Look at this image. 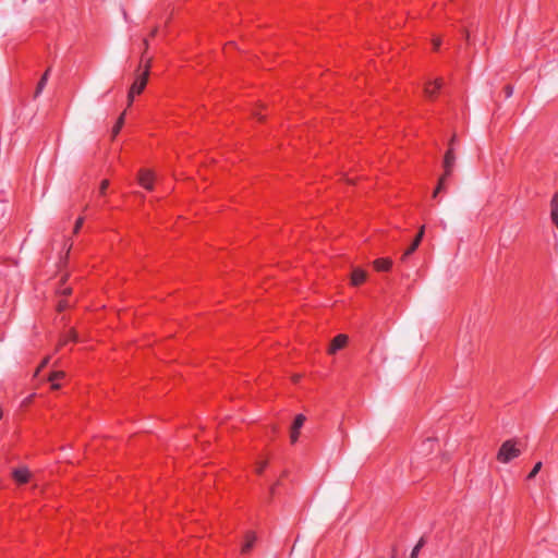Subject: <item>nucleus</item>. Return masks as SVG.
<instances>
[{
	"instance_id": "obj_1",
	"label": "nucleus",
	"mask_w": 558,
	"mask_h": 558,
	"mask_svg": "<svg viewBox=\"0 0 558 558\" xmlns=\"http://www.w3.org/2000/svg\"><path fill=\"white\" fill-rule=\"evenodd\" d=\"M454 141H456V135L452 136V138L450 141L449 148H448V150L445 154V157H444V174L440 177V179L438 181V185H437V187H436V190L434 192V197L440 191H442L445 189V184H446L447 180L450 178V175L453 172L454 165H456V155L453 153L452 144H453Z\"/></svg>"
},
{
	"instance_id": "obj_2",
	"label": "nucleus",
	"mask_w": 558,
	"mask_h": 558,
	"mask_svg": "<svg viewBox=\"0 0 558 558\" xmlns=\"http://www.w3.org/2000/svg\"><path fill=\"white\" fill-rule=\"evenodd\" d=\"M521 454L514 439L506 440L497 452V460L501 463H509Z\"/></svg>"
},
{
	"instance_id": "obj_3",
	"label": "nucleus",
	"mask_w": 558,
	"mask_h": 558,
	"mask_svg": "<svg viewBox=\"0 0 558 558\" xmlns=\"http://www.w3.org/2000/svg\"><path fill=\"white\" fill-rule=\"evenodd\" d=\"M148 73H149V71H148V66H147L145 69V71L142 74L137 75V77L135 78L134 83L132 84V86L130 88L129 96H128L129 106L132 105L134 96L140 95L143 92V89L145 88L147 78H148Z\"/></svg>"
},
{
	"instance_id": "obj_4",
	"label": "nucleus",
	"mask_w": 558,
	"mask_h": 558,
	"mask_svg": "<svg viewBox=\"0 0 558 558\" xmlns=\"http://www.w3.org/2000/svg\"><path fill=\"white\" fill-rule=\"evenodd\" d=\"M348 339H349L348 336L343 335V333H340V335L336 336L332 339L331 343H330L328 353L329 354H335L337 351H339L342 348H344L345 344L348 343Z\"/></svg>"
},
{
	"instance_id": "obj_5",
	"label": "nucleus",
	"mask_w": 558,
	"mask_h": 558,
	"mask_svg": "<svg viewBox=\"0 0 558 558\" xmlns=\"http://www.w3.org/2000/svg\"><path fill=\"white\" fill-rule=\"evenodd\" d=\"M424 235V226L421 227L418 233L416 234L415 239L413 240L412 244L407 248V251L403 253L401 259L405 260L410 255H412L415 250L418 247L422 238Z\"/></svg>"
},
{
	"instance_id": "obj_6",
	"label": "nucleus",
	"mask_w": 558,
	"mask_h": 558,
	"mask_svg": "<svg viewBox=\"0 0 558 558\" xmlns=\"http://www.w3.org/2000/svg\"><path fill=\"white\" fill-rule=\"evenodd\" d=\"M138 180H140V184H141L144 189H146V190H148V191H150V190L153 189L154 175H153V173H151L150 171H148V170H142V171L140 172V178H138Z\"/></svg>"
},
{
	"instance_id": "obj_7",
	"label": "nucleus",
	"mask_w": 558,
	"mask_h": 558,
	"mask_svg": "<svg viewBox=\"0 0 558 558\" xmlns=\"http://www.w3.org/2000/svg\"><path fill=\"white\" fill-rule=\"evenodd\" d=\"M550 219L558 229V192L553 195L550 201Z\"/></svg>"
},
{
	"instance_id": "obj_8",
	"label": "nucleus",
	"mask_w": 558,
	"mask_h": 558,
	"mask_svg": "<svg viewBox=\"0 0 558 558\" xmlns=\"http://www.w3.org/2000/svg\"><path fill=\"white\" fill-rule=\"evenodd\" d=\"M13 477L19 484H25L29 480V471L26 468L15 469Z\"/></svg>"
},
{
	"instance_id": "obj_9",
	"label": "nucleus",
	"mask_w": 558,
	"mask_h": 558,
	"mask_svg": "<svg viewBox=\"0 0 558 558\" xmlns=\"http://www.w3.org/2000/svg\"><path fill=\"white\" fill-rule=\"evenodd\" d=\"M366 279V272L361 268H355L351 274V283L353 286L362 284Z\"/></svg>"
},
{
	"instance_id": "obj_10",
	"label": "nucleus",
	"mask_w": 558,
	"mask_h": 558,
	"mask_svg": "<svg viewBox=\"0 0 558 558\" xmlns=\"http://www.w3.org/2000/svg\"><path fill=\"white\" fill-rule=\"evenodd\" d=\"M440 87H441V81L440 80H436L435 82H429L425 86V94H426V96L428 98L435 97V95L440 89Z\"/></svg>"
},
{
	"instance_id": "obj_11",
	"label": "nucleus",
	"mask_w": 558,
	"mask_h": 558,
	"mask_svg": "<svg viewBox=\"0 0 558 558\" xmlns=\"http://www.w3.org/2000/svg\"><path fill=\"white\" fill-rule=\"evenodd\" d=\"M392 262L389 258H378L374 262V267L378 271H387L390 269Z\"/></svg>"
},
{
	"instance_id": "obj_12",
	"label": "nucleus",
	"mask_w": 558,
	"mask_h": 558,
	"mask_svg": "<svg viewBox=\"0 0 558 558\" xmlns=\"http://www.w3.org/2000/svg\"><path fill=\"white\" fill-rule=\"evenodd\" d=\"M49 74H50V68H48L45 71V73L43 74V76L40 77V80H39V82L37 84V87H36L35 97L39 96L41 94V92L44 90V88H45V86L47 84Z\"/></svg>"
},
{
	"instance_id": "obj_13",
	"label": "nucleus",
	"mask_w": 558,
	"mask_h": 558,
	"mask_svg": "<svg viewBox=\"0 0 558 558\" xmlns=\"http://www.w3.org/2000/svg\"><path fill=\"white\" fill-rule=\"evenodd\" d=\"M255 535L252 533L246 534L245 543L242 545L241 551L242 554H247L255 543Z\"/></svg>"
},
{
	"instance_id": "obj_14",
	"label": "nucleus",
	"mask_w": 558,
	"mask_h": 558,
	"mask_svg": "<svg viewBox=\"0 0 558 558\" xmlns=\"http://www.w3.org/2000/svg\"><path fill=\"white\" fill-rule=\"evenodd\" d=\"M64 377V373L63 372H53L50 377H49V381L51 383V388L57 390L60 388V384L58 383L59 379L63 378Z\"/></svg>"
},
{
	"instance_id": "obj_15",
	"label": "nucleus",
	"mask_w": 558,
	"mask_h": 558,
	"mask_svg": "<svg viewBox=\"0 0 558 558\" xmlns=\"http://www.w3.org/2000/svg\"><path fill=\"white\" fill-rule=\"evenodd\" d=\"M305 420H306V417L303 414H298L294 417V421H293V424H292V428L293 429H301L302 426L304 425Z\"/></svg>"
},
{
	"instance_id": "obj_16",
	"label": "nucleus",
	"mask_w": 558,
	"mask_h": 558,
	"mask_svg": "<svg viewBox=\"0 0 558 558\" xmlns=\"http://www.w3.org/2000/svg\"><path fill=\"white\" fill-rule=\"evenodd\" d=\"M425 544V541L424 538L422 537L417 544L413 547L411 554H410V558H417L418 557V553L420 550L422 549V547L424 546Z\"/></svg>"
},
{
	"instance_id": "obj_17",
	"label": "nucleus",
	"mask_w": 558,
	"mask_h": 558,
	"mask_svg": "<svg viewBox=\"0 0 558 558\" xmlns=\"http://www.w3.org/2000/svg\"><path fill=\"white\" fill-rule=\"evenodd\" d=\"M123 123H124V113H122L119 117L117 123L114 124V126L112 129L113 136H116L120 132L121 128L123 126Z\"/></svg>"
},
{
	"instance_id": "obj_18",
	"label": "nucleus",
	"mask_w": 558,
	"mask_h": 558,
	"mask_svg": "<svg viewBox=\"0 0 558 558\" xmlns=\"http://www.w3.org/2000/svg\"><path fill=\"white\" fill-rule=\"evenodd\" d=\"M542 469V462H537L533 469L531 470V472L529 473L527 475V480H532L536 476V474L541 471Z\"/></svg>"
},
{
	"instance_id": "obj_19",
	"label": "nucleus",
	"mask_w": 558,
	"mask_h": 558,
	"mask_svg": "<svg viewBox=\"0 0 558 558\" xmlns=\"http://www.w3.org/2000/svg\"><path fill=\"white\" fill-rule=\"evenodd\" d=\"M299 435H300V429H293L291 427V434H290V439H291V442L292 444H295L299 439Z\"/></svg>"
},
{
	"instance_id": "obj_20",
	"label": "nucleus",
	"mask_w": 558,
	"mask_h": 558,
	"mask_svg": "<svg viewBox=\"0 0 558 558\" xmlns=\"http://www.w3.org/2000/svg\"><path fill=\"white\" fill-rule=\"evenodd\" d=\"M83 221H84V218L83 217H80L76 222H75V226H74V230L73 232L74 233H77L80 231V229L82 228L83 226Z\"/></svg>"
},
{
	"instance_id": "obj_21",
	"label": "nucleus",
	"mask_w": 558,
	"mask_h": 558,
	"mask_svg": "<svg viewBox=\"0 0 558 558\" xmlns=\"http://www.w3.org/2000/svg\"><path fill=\"white\" fill-rule=\"evenodd\" d=\"M109 186V181L108 180H104L101 183H100V187H99V193L101 195H104L106 193V190L107 187Z\"/></svg>"
},
{
	"instance_id": "obj_22",
	"label": "nucleus",
	"mask_w": 558,
	"mask_h": 558,
	"mask_svg": "<svg viewBox=\"0 0 558 558\" xmlns=\"http://www.w3.org/2000/svg\"><path fill=\"white\" fill-rule=\"evenodd\" d=\"M504 90L507 98H510L513 94V87L511 85H506Z\"/></svg>"
},
{
	"instance_id": "obj_23",
	"label": "nucleus",
	"mask_w": 558,
	"mask_h": 558,
	"mask_svg": "<svg viewBox=\"0 0 558 558\" xmlns=\"http://www.w3.org/2000/svg\"><path fill=\"white\" fill-rule=\"evenodd\" d=\"M441 45V40L440 38H434L433 39V46H434V49L437 50Z\"/></svg>"
},
{
	"instance_id": "obj_24",
	"label": "nucleus",
	"mask_w": 558,
	"mask_h": 558,
	"mask_svg": "<svg viewBox=\"0 0 558 558\" xmlns=\"http://www.w3.org/2000/svg\"><path fill=\"white\" fill-rule=\"evenodd\" d=\"M68 307V303L65 301H60L58 304V310L61 312Z\"/></svg>"
},
{
	"instance_id": "obj_25",
	"label": "nucleus",
	"mask_w": 558,
	"mask_h": 558,
	"mask_svg": "<svg viewBox=\"0 0 558 558\" xmlns=\"http://www.w3.org/2000/svg\"><path fill=\"white\" fill-rule=\"evenodd\" d=\"M266 468V462H262L257 468V473H262Z\"/></svg>"
},
{
	"instance_id": "obj_26",
	"label": "nucleus",
	"mask_w": 558,
	"mask_h": 558,
	"mask_svg": "<svg viewBox=\"0 0 558 558\" xmlns=\"http://www.w3.org/2000/svg\"><path fill=\"white\" fill-rule=\"evenodd\" d=\"M70 291H71V290H70L69 288H65V289L63 290V293H64V294H68V293H70Z\"/></svg>"
},
{
	"instance_id": "obj_27",
	"label": "nucleus",
	"mask_w": 558,
	"mask_h": 558,
	"mask_svg": "<svg viewBox=\"0 0 558 558\" xmlns=\"http://www.w3.org/2000/svg\"><path fill=\"white\" fill-rule=\"evenodd\" d=\"M157 33V28H155L153 32H151V36H155V34Z\"/></svg>"
},
{
	"instance_id": "obj_28",
	"label": "nucleus",
	"mask_w": 558,
	"mask_h": 558,
	"mask_svg": "<svg viewBox=\"0 0 558 558\" xmlns=\"http://www.w3.org/2000/svg\"><path fill=\"white\" fill-rule=\"evenodd\" d=\"M144 44H145V46L147 47V46H148V40H147V39H145V40H144Z\"/></svg>"
},
{
	"instance_id": "obj_29",
	"label": "nucleus",
	"mask_w": 558,
	"mask_h": 558,
	"mask_svg": "<svg viewBox=\"0 0 558 558\" xmlns=\"http://www.w3.org/2000/svg\"><path fill=\"white\" fill-rule=\"evenodd\" d=\"M274 492H275V487H271L270 493L274 494Z\"/></svg>"
},
{
	"instance_id": "obj_30",
	"label": "nucleus",
	"mask_w": 558,
	"mask_h": 558,
	"mask_svg": "<svg viewBox=\"0 0 558 558\" xmlns=\"http://www.w3.org/2000/svg\"><path fill=\"white\" fill-rule=\"evenodd\" d=\"M392 558H395V556Z\"/></svg>"
}]
</instances>
